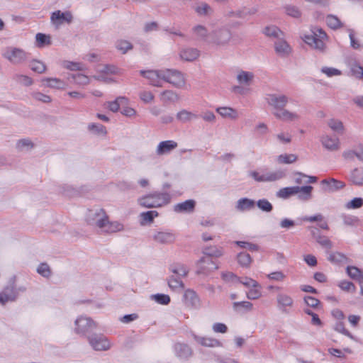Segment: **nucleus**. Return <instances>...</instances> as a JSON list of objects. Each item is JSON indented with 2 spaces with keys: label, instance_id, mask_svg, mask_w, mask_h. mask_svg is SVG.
I'll return each mask as SVG.
<instances>
[{
  "label": "nucleus",
  "instance_id": "nucleus-48",
  "mask_svg": "<svg viewBox=\"0 0 363 363\" xmlns=\"http://www.w3.org/2000/svg\"><path fill=\"white\" fill-rule=\"evenodd\" d=\"M62 67L65 69L77 71V70H84L85 69V66L84 64L80 62H74L70 61H64L62 62Z\"/></svg>",
  "mask_w": 363,
  "mask_h": 363
},
{
  "label": "nucleus",
  "instance_id": "nucleus-37",
  "mask_svg": "<svg viewBox=\"0 0 363 363\" xmlns=\"http://www.w3.org/2000/svg\"><path fill=\"white\" fill-rule=\"evenodd\" d=\"M128 99L124 96H119L116 99V100L113 101L107 102L108 108L112 112H117L121 104H127Z\"/></svg>",
  "mask_w": 363,
  "mask_h": 363
},
{
  "label": "nucleus",
  "instance_id": "nucleus-15",
  "mask_svg": "<svg viewBox=\"0 0 363 363\" xmlns=\"http://www.w3.org/2000/svg\"><path fill=\"white\" fill-rule=\"evenodd\" d=\"M322 189L325 192L333 193L345 187L343 182L334 178L323 179L320 182Z\"/></svg>",
  "mask_w": 363,
  "mask_h": 363
},
{
  "label": "nucleus",
  "instance_id": "nucleus-1",
  "mask_svg": "<svg viewBox=\"0 0 363 363\" xmlns=\"http://www.w3.org/2000/svg\"><path fill=\"white\" fill-rule=\"evenodd\" d=\"M1 57L13 66H22L28 62L30 53L21 48L9 45L1 50Z\"/></svg>",
  "mask_w": 363,
  "mask_h": 363
},
{
  "label": "nucleus",
  "instance_id": "nucleus-10",
  "mask_svg": "<svg viewBox=\"0 0 363 363\" xmlns=\"http://www.w3.org/2000/svg\"><path fill=\"white\" fill-rule=\"evenodd\" d=\"M231 37V32L228 28H215L212 30L208 42L213 43L218 45H224L229 43Z\"/></svg>",
  "mask_w": 363,
  "mask_h": 363
},
{
  "label": "nucleus",
  "instance_id": "nucleus-54",
  "mask_svg": "<svg viewBox=\"0 0 363 363\" xmlns=\"http://www.w3.org/2000/svg\"><path fill=\"white\" fill-rule=\"evenodd\" d=\"M208 29L202 25H198L194 28V32L198 37L204 38L209 41L211 34L208 35Z\"/></svg>",
  "mask_w": 363,
  "mask_h": 363
},
{
  "label": "nucleus",
  "instance_id": "nucleus-31",
  "mask_svg": "<svg viewBox=\"0 0 363 363\" xmlns=\"http://www.w3.org/2000/svg\"><path fill=\"white\" fill-rule=\"evenodd\" d=\"M347 275L352 279L360 282V280L363 279V269L355 266H348L346 268Z\"/></svg>",
  "mask_w": 363,
  "mask_h": 363
},
{
  "label": "nucleus",
  "instance_id": "nucleus-61",
  "mask_svg": "<svg viewBox=\"0 0 363 363\" xmlns=\"http://www.w3.org/2000/svg\"><path fill=\"white\" fill-rule=\"evenodd\" d=\"M74 82L79 85H86L89 83V77L82 74H72Z\"/></svg>",
  "mask_w": 363,
  "mask_h": 363
},
{
  "label": "nucleus",
  "instance_id": "nucleus-56",
  "mask_svg": "<svg viewBox=\"0 0 363 363\" xmlns=\"http://www.w3.org/2000/svg\"><path fill=\"white\" fill-rule=\"evenodd\" d=\"M316 242L320 245L323 247L330 250L333 247V243L330 240V239L325 236L322 235L320 234H318L316 237Z\"/></svg>",
  "mask_w": 363,
  "mask_h": 363
},
{
  "label": "nucleus",
  "instance_id": "nucleus-20",
  "mask_svg": "<svg viewBox=\"0 0 363 363\" xmlns=\"http://www.w3.org/2000/svg\"><path fill=\"white\" fill-rule=\"evenodd\" d=\"M123 230L124 225L123 223L118 221H110L108 218L101 230L103 233L111 234L121 232Z\"/></svg>",
  "mask_w": 363,
  "mask_h": 363
},
{
  "label": "nucleus",
  "instance_id": "nucleus-55",
  "mask_svg": "<svg viewBox=\"0 0 363 363\" xmlns=\"http://www.w3.org/2000/svg\"><path fill=\"white\" fill-rule=\"evenodd\" d=\"M328 260L330 262L338 264L345 262V260H346V257L338 252H330L328 255Z\"/></svg>",
  "mask_w": 363,
  "mask_h": 363
},
{
  "label": "nucleus",
  "instance_id": "nucleus-24",
  "mask_svg": "<svg viewBox=\"0 0 363 363\" xmlns=\"http://www.w3.org/2000/svg\"><path fill=\"white\" fill-rule=\"evenodd\" d=\"M262 33L271 38L281 39L284 36V33L275 24L267 25L263 28Z\"/></svg>",
  "mask_w": 363,
  "mask_h": 363
},
{
  "label": "nucleus",
  "instance_id": "nucleus-47",
  "mask_svg": "<svg viewBox=\"0 0 363 363\" xmlns=\"http://www.w3.org/2000/svg\"><path fill=\"white\" fill-rule=\"evenodd\" d=\"M298 159L297 155L294 154H282L277 157V161L279 164H291Z\"/></svg>",
  "mask_w": 363,
  "mask_h": 363
},
{
  "label": "nucleus",
  "instance_id": "nucleus-40",
  "mask_svg": "<svg viewBox=\"0 0 363 363\" xmlns=\"http://www.w3.org/2000/svg\"><path fill=\"white\" fill-rule=\"evenodd\" d=\"M170 271L179 277H184L189 273L188 268L182 264H175L170 267Z\"/></svg>",
  "mask_w": 363,
  "mask_h": 363
},
{
  "label": "nucleus",
  "instance_id": "nucleus-41",
  "mask_svg": "<svg viewBox=\"0 0 363 363\" xmlns=\"http://www.w3.org/2000/svg\"><path fill=\"white\" fill-rule=\"evenodd\" d=\"M168 286L172 290H182L184 289V284L179 277L172 275L168 279Z\"/></svg>",
  "mask_w": 363,
  "mask_h": 363
},
{
  "label": "nucleus",
  "instance_id": "nucleus-25",
  "mask_svg": "<svg viewBox=\"0 0 363 363\" xmlns=\"http://www.w3.org/2000/svg\"><path fill=\"white\" fill-rule=\"evenodd\" d=\"M174 350L177 357L182 359H187L192 354L191 348L187 345L183 343H177L174 345Z\"/></svg>",
  "mask_w": 363,
  "mask_h": 363
},
{
  "label": "nucleus",
  "instance_id": "nucleus-17",
  "mask_svg": "<svg viewBox=\"0 0 363 363\" xmlns=\"http://www.w3.org/2000/svg\"><path fill=\"white\" fill-rule=\"evenodd\" d=\"M18 296V293L12 284L6 286L4 290L0 292V303L5 305L9 301H14Z\"/></svg>",
  "mask_w": 363,
  "mask_h": 363
},
{
  "label": "nucleus",
  "instance_id": "nucleus-45",
  "mask_svg": "<svg viewBox=\"0 0 363 363\" xmlns=\"http://www.w3.org/2000/svg\"><path fill=\"white\" fill-rule=\"evenodd\" d=\"M343 223L347 226L357 227L361 225L360 219L355 216L343 215L342 216Z\"/></svg>",
  "mask_w": 363,
  "mask_h": 363
},
{
  "label": "nucleus",
  "instance_id": "nucleus-28",
  "mask_svg": "<svg viewBox=\"0 0 363 363\" xmlns=\"http://www.w3.org/2000/svg\"><path fill=\"white\" fill-rule=\"evenodd\" d=\"M42 82L45 86L52 89H65L67 86L65 82L58 78H44Z\"/></svg>",
  "mask_w": 363,
  "mask_h": 363
},
{
  "label": "nucleus",
  "instance_id": "nucleus-23",
  "mask_svg": "<svg viewBox=\"0 0 363 363\" xmlns=\"http://www.w3.org/2000/svg\"><path fill=\"white\" fill-rule=\"evenodd\" d=\"M255 75L253 72L244 71L242 69L238 70L236 74V79L238 82L241 85L250 86L253 79Z\"/></svg>",
  "mask_w": 363,
  "mask_h": 363
},
{
  "label": "nucleus",
  "instance_id": "nucleus-5",
  "mask_svg": "<svg viewBox=\"0 0 363 363\" xmlns=\"http://www.w3.org/2000/svg\"><path fill=\"white\" fill-rule=\"evenodd\" d=\"M250 176L258 182H272L283 179L286 176L284 170L278 169L275 171H268L262 169L260 172L252 171Z\"/></svg>",
  "mask_w": 363,
  "mask_h": 363
},
{
  "label": "nucleus",
  "instance_id": "nucleus-9",
  "mask_svg": "<svg viewBox=\"0 0 363 363\" xmlns=\"http://www.w3.org/2000/svg\"><path fill=\"white\" fill-rule=\"evenodd\" d=\"M276 303L277 309L282 314H289L294 306L293 297L283 292L277 295Z\"/></svg>",
  "mask_w": 363,
  "mask_h": 363
},
{
  "label": "nucleus",
  "instance_id": "nucleus-8",
  "mask_svg": "<svg viewBox=\"0 0 363 363\" xmlns=\"http://www.w3.org/2000/svg\"><path fill=\"white\" fill-rule=\"evenodd\" d=\"M150 238L156 243L160 245H170L176 240L175 234L168 230H155L150 235Z\"/></svg>",
  "mask_w": 363,
  "mask_h": 363
},
{
  "label": "nucleus",
  "instance_id": "nucleus-30",
  "mask_svg": "<svg viewBox=\"0 0 363 363\" xmlns=\"http://www.w3.org/2000/svg\"><path fill=\"white\" fill-rule=\"evenodd\" d=\"M181 59L186 61H193L199 56V51L196 48H184L179 52Z\"/></svg>",
  "mask_w": 363,
  "mask_h": 363
},
{
  "label": "nucleus",
  "instance_id": "nucleus-33",
  "mask_svg": "<svg viewBox=\"0 0 363 363\" xmlns=\"http://www.w3.org/2000/svg\"><path fill=\"white\" fill-rule=\"evenodd\" d=\"M233 308L236 312H250L253 309V304L250 301L234 302Z\"/></svg>",
  "mask_w": 363,
  "mask_h": 363
},
{
  "label": "nucleus",
  "instance_id": "nucleus-14",
  "mask_svg": "<svg viewBox=\"0 0 363 363\" xmlns=\"http://www.w3.org/2000/svg\"><path fill=\"white\" fill-rule=\"evenodd\" d=\"M140 74L145 78L147 79L150 81V84L152 86L161 87L162 83V76L163 74V69L158 70H141L140 72Z\"/></svg>",
  "mask_w": 363,
  "mask_h": 363
},
{
  "label": "nucleus",
  "instance_id": "nucleus-29",
  "mask_svg": "<svg viewBox=\"0 0 363 363\" xmlns=\"http://www.w3.org/2000/svg\"><path fill=\"white\" fill-rule=\"evenodd\" d=\"M274 115L277 118L284 121H293L298 118V115L297 113L290 112L284 108L274 111Z\"/></svg>",
  "mask_w": 363,
  "mask_h": 363
},
{
  "label": "nucleus",
  "instance_id": "nucleus-46",
  "mask_svg": "<svg viewBox=\"0 0 363 363\" xmlns=\"http://www.w3.org/2000/svg\"><path fill=\"white\" fill-rule=\"evenodd\" d=\"M36 45L38 48H43L51 44L50 36L41 33L35 35Z\"/></svg>",
  "mask_w": 363,
  "mask_h": 363
},
{
  "label": "nucleus",
  "instance_id": "nucleus-58",
  "mask_svg": "<svg viewBox=\"0 0 363 363\" xmlns=\"http://www.w3.org/2000/svg\"><path fill=\"white\" fill-rule=\"evenodd\" d=\"M16 147L20 151L29 150L33 147V143L29 139H22L18 141Z\"/></svg>",
  "mask_w": 363,
  "mask_h": 363
},
{
  "label": "nucleus",
  "instance_id": "nucleus-36",
  "mask_svg": "<svg viewBox=\"0 0 363 363\" xmlns=\"http://www.w3.org/2000/svg\"><path fill=\"white\" fill-rule=\"evenodd\" d=\"M216 111L224 118L236 119L238 116L236 110L230 107H220L216 109Z\"/></svg>",
  "mask_w": 363,
  "mask_h": 363
},
{
  "label": "nucleus",
  "instance_id": "nucleus-63",
  "mask_svg": "<svg viewBox=\"0 0 363 363\" xmlns=\"http://www.w3.org/2000/svg\"><path fill=\"white\" fill-rule=\"evenodd\" d=\"M37 272L43 277H49L51 275V270L47 263H41L37 268Z\"/></svg>",
  "mask_w": 363,
  "mask_h": 363
},
{
  "label": "nucleus",
  "instance_id": "nucleus-16",
  "mask_svg": "<svg viewBox=\"0 0 363 363\" xmlns=\"http://www.w3.org/2000/svg\"><path fill=\"white\" fill-rule=\"evenodd\" d=\"M267 99L269 105L277 111L283 109L289 101V98L283 94H270Z\"/></svg>",
  "mask_w": 363,
  "mask_h": 363
},
{
  "label": "nucleus",
  "instance_id": "nucleus-57",
  "mask_svg": "<svg viewBox=\"0 0 363 363\" xmlns=\"http://www.w3.org/2000/svg\"><path fill=\"white\" fill-rule=\"evenodd\" d=\"M351 74L357 78L363 79V67L357 63H352L350 65Z\"/></svg>",
  "mask_w": 363,
  "mask_h": 363
},
{
  "label": "nucleus",
  "instance_id": "nucleus-19",
  "mask_svg": "<svg viewBox=\"0 0 363 363\" xmlns=\"http://www.w3.org/2000/svg\"><path fill=\"white\" fill-rule=\"evenodd\" d=\"M320 142L323 146L330 151H336L340 148V141L337 137L323 135L320 138Z\"/></svg>",
  "mask_w": 363,
  "mask_h": 363
},
{
  "label": "nucleus",
  "instance_id": "nucleus-42",
  "mask_svg": "<svg viewBox=\"0 0 363 363\" xmlns=\"http://www.w3.org/2000/svg\"><path fill=\"white\" fill-rule=\"evenodd\" d=\"M237 260L241 267L249 268L252 263V259L248 253L240 252L237 255Z\"/></svg>",
  "mask_w": 363,
  "mask_h": 363
},
{
  "label": "nucleus",
  "instance_id": "nucleus-12",
  "mask_svg": "<svg viewBox=\"0 0 363 363\" xmlns=\"http://www.w3.org/2000/svg\"><path fill=\"white\" fill-rule=\"evenodd\" d=\"M197 267V274H208V272L216 270L219 268L218 265H217L211 259H210L207 256H204L201 257L196 262Z\"/></svg>",
  "mask_w": 363,
  "mask_h": 363
},
{
  "label": "nucleus",
  "instance_id": "nucleus-6",
  "mask_svg": "<svg viewBox=\"0 0 363 363\" xmlns=\"http://www.w3.org/2000/svg\"><path fill=\"white\" fill-rule=\"evenodd\" d=\"M108 217L103 208H96L88 211L86 219L89 225L101 230Z\"/></svg>",
  "mask_w": 363,
  "mask_h": 363
},
{
  "label": "nucleus",
  "instance_id": "nucleus-62",
  "mask_svg": "<svg viewBox=\"0 0 363 363\" xmlns=\"http://www.w3.org/2000/svg\"><path fill=\"white\" fill-rule=\"evenodd\" d=\"M363 206V198L356 197L346 204L348 209H357Z\"/></svg>",
  "mask_w": 363,
  "mask_h": 363
},
{
  "label": "nucleus",
  "instance_id": "nucleus-44",
  "mask_svg": "<svg viewBox=\"0 0 363 363\" xmlns=\"http://www.w3.org/2000/svg\"><path fill=\"white\" fill-rule=\"evenodd\" d=\"M13 79L16 82L26 86H31L33 84V80L31 77L21 74H15Z\"/></svg>",
  "mask_w": 363,
  "mask_h": 363
},
{
  "label": "nucleus",
  "instance_id": "nucleus-21",
  "mask_svg": "<svg viewBox=\"0 0 363 363\" xmlns=\"http://www.w3.org/2000/svg\"><path fill=\"white\" fill-rule=\"evenodd\" d=\"M195 206V201L189 199L174 205V211L177 213H189L194 211Z\"/></svg>",
  "mask_w": 363,
  "mask_h": 363
},
{
  "label": "nucleus",
  "instance_id": "nucleus-51",
  "mask_svg": "<svg viewBox=\"0 0 363 363\" xmlns=\"http://www.w3.org/2000/svg\"><path fill=\"white\" fill-rule=\"evenodd\" d=\"M328 125L335 132L338 133H343L344 132L343 123L339 120L330 119L328 121Z\"/></svg>",
  "mask_w": 363,
  "mask_h": 363
},
{
  "label": "nucleus",
  "instance_id": "nucleus-52",
  "mask_svg": "<svg viewBox=\"0 0 363 363\" xmlns=\"http://www.w3.org/2000/svg\"><path fill=\"white\" fill-rule=\"evenodd\" d=\"M88 130L96 135H104L106 134V128L100 123H90Z\"/></svg>",
  "mask_w": 363,
  "mask_h": 363
},
{
  "label": "nucleus",
  "instance_id": "nucleus-53",
  "mask_svg": "<svg viewBox=\"0 0 363 363\" xmlns=\"http://www.w3.org/2000/svg\"><path fill=\"white\" fill-rule=\"evenodd\" d=\"M116 48L118 50L121 52L122 54H125L128 50L133 49V45L127 40H120L117 41Z\"/></svg>",
  "mask_w": 363,
  "mask_h": 363
},
{
  "label": "nucleus",
  "instance_id": "nucleus-4",
  "mask_svg": "<svg viewBox=\"0 0 363 363\" xmlns=\"http://www.w3.org/2000/svg\"><path fill=\"white\" fill-rule=\"evenodd\" d=\"M326 37L325 33L322 29L312 30L311 34H304L301 36V39L312 49L320 52L325 50L324 40Z\"/></svg>",
  "mask_w": 363,
  "mask_h": 363
},
{
  "label": "nucleus",
  "instance_id": "nucleus-26",
  "mask_svg": "<svg viewBox=\"0 0 363 363\" xmlns=\"http://www.w3.org/2000/svg\"><path fill=\"white\" fill-rule=\"evenodd\" d=\"M72 15L69 11L62 12L58 10L53 12L50 19L52 23L60 21V23H70L72 21Z\"/></svg>",
  "mask_w": 363,
  "mask_h": 363
},
{
  "label": "nucleus",
  "instance_id": "nucleus-49",
  "mask_svg": "<svg viewBox=\"0 0 363 363\" xmlns=\"http://www.w3.org/2000/svg\"><path fill=\"white\" fill-rule=\"evenodd\" d=\"M158 216L156 211H150L142 213L140 217L142 218L141 225H145L147 223H152L155 217Z\"/></svg>",
  "mask_w": 363,
  "mask_h": 363
},
{
  "label": "nucleus",
  "instance_id": "nucleus-27",
  "mask_svg": "<svg viewBox=\"0 0 363 363\" xmlns=\"http://www.w3.org/2000/svg\"><path fill=\"white\" fill-rule=\"evenodd\" d=\"M277 40L274 45L276 52L281 56L289 55L291 52L290 45L283 40V37Z\"/></svg>",
  "mask_w": 363,
  "mask_h": 363
},
{
  "label": "nucleus",
  "instance_id": "nucleus-35",
  "mask_svg": "<svg viewBox=\"0 0 363 363\" xmlns=\"http://www.w3.org/2000/svg\"><path fill=\"white\" fill-rule=\"evenodd\" d=\"M29 67L32 71L38 74L45 73L47 70V66L45 64L36 59H33L30 62Z\"/></svg>",
  "mask_w": 363,
  "mask_h": 363
},
{
  "label": "nucleus",
  "instance_id": "nucleus-64",
  "mask_svg": "<svg viewBox=\"0 0 363 363\" xmlns=\"http://www.w3.org/2000/svg\"><path fill=\"white\" fill-rule=\"evenodd\" d=\"M285 13L290 16L294 18H299L301 16V11L299 9L295 6L291 5H288L284 7Z\"/></svg>",
  "mask_w": 363,
  "mask_h": 363
},
{
  "label": "nucleus",
  "instance_id": "nucleus-11",
  "mask_svg": "<svg viewBox=\"0 0 363 363\" xmlns=\"http://www.w3.org/2000/svg\"><path fill=\"white\" fill-rule=\"evenodd\" d=\"M75 331L78 334H85L96 328V323L90 318L80 316L75 320Z\"/></svg>",
  "mask_w": 363,
  "mask_h": 363
},
{
  "label": "nucleus",
  "instance_id": "nucleus-13",
  "mask_svg": "<svg viewBox=\"0 0 363 363\" xmlns=\"http://www.w3.org/2000/svg\"><path fill=\"white\" fill-rule=\"evenodd\" d=\"M92 348L97 351H106L111 348V343L103 335H93L88 337Z\"/></svg>",
  "mask_w": 363,
  "mask_h": 363
},
{
  "label": "nucleus",
  "instance_id": "nucleus-34",
  "mask_svg": "<svg viewBox=\"0 0 363 363\" xmlns=\"http://www.w3.org/2000/svg\"><path fill=\"white\" fill-rule=\"evenodd\" d=\"M255 201L247 198L240 199L238 201L236 208L240 211H248L254 208Z\"/></svg>",
  "mask_w": 363,
  "mask_h": 363
},
{
  "label": "nucleus",
  "instance_id": "nucleus-50",
  "mask_svg": "<svg viewBox=\"0 0 363 363\" xmlns=\"http://www.w3.org/2000/svg\"><path fill=\"white\" fill-rule=\"evenodd\" d=\"M196 12L200 16L210 15L213 10L206 3L202 2L195 8Z\"/></svg>",
  "mask_w": 363,
  "mask_h": 363
},
{
  "label": "nucleus",
  "instance_id": "nucleus-39",
  "mask_svg": "<svg viewBox=\"0 0 363 363\" xmlns=\"http://www.w3.org/2000/svg\"><path fill=\"white\" fill-rule=\"evenodd\" d=\"M197 118V115L186 110H182L177 114V119L182 123H187Z\"/></svg>",
  "mask_w": 363,
  "mask_h": 363
},
{
  "label": "nucleus",
  "instance_id": "nucleus-2",
  "mask_svg": "<svg viewBox=\"0 0 363 363\" xmlns=\"http://www.w3.org/2000/svg\"><path fill=\"white\" fill-rule=\"evenodd\" d=\"M171 199L168 193L155 192L138 200L139 205L145 208H158L169 203Z\"/></svg>",
  "mask_w": 363,
  "mask_h": 363
},
{
  "label": "nucleus",
  "instance_id": "nucleus-59",
  "mask_svg": "<svg viewBox=\"0 0 363 363\" xmlns=\"http://www.w3.org/2000/svg\"><path fill=\"white\" fill-rule=\"evenodd\" d=\"M237 281L248 288H261V286L257 281L250 277L240 278V280H237Z\"/></svg>",
  "mask_w": 363,
  "mask_h": 363
},
{
  "label": "nucleus",
  "instance_id": "nucleus-7",
  "mask_svg": "<svg viewBox=\"0 0 363 363\" xmlns=\"http://www.w3.org/2000/svg\"><path fill=\"white\" fill-rule=\"evenodd\" d=\"M162 79L171 84L176 88H182L185 84L184 74L179 70L174 69H163Z\"/></svg>",
  "mask_w": 363,
  "mask_h": 363
},
{
  "label": "nucleus",
  "instance_id": "nucleus-43",
  "mask_svg": "<svg viewBox=\"0 0 363 363\" xmlns=\"http://www.w3.org/2000/svg\"><path fill=\"white\" fill-rule=\"evenodd\" d=\"M179 96L177 94L172 90H166L162 92L160 99L164 103L175 102L178 100Z\"/></svg>",
  "mask_w": 363,
  "mask_h": 363
},
{
  "label": "nucleus",
  "instance_id": "nucleus-32",
  "mask_svg": "<svg viewBox=\"0 0 363 363\" xmlns=\"http://www.w3.org/2000/svg\"><path fill=\"white\" fill-rule=\"evenodd\" d=\"M202 253L208 257H220L223 255L222 248L216 246H207L202 249Z\"/></svg>",
  "mask_w": 363,
  "mask_h": 363
},
{
  "label": "nucleus",
  "instance_id": "nucleus-18",
  "mask_svg": "<svg viewBox=\"0 0 363 363\" xmlns=\"http://www.w3.org/2000/svg\"><path fill=\"white\" fill-rule=\"evenodd\" d=\"M177 146V143L174 140L162 141L158 144L155 152L158 156L169 155L176 149Z\"/></svg>",
  "mask_w": 363,
  "mask_h": 363
},
{
  "label": "nucleus",
  "instance_id": "nucleus-38",
  "mask_svg": "<svg viewBox=\"0 0 363 363\" xmlns=\"http://www.w3.org/2000/svg\"><path fill=\"white\" fill-rule=\"evenodd\" d=\"M351 182L357 186L363 185V169L355 168L351 172Z\"/></svg>",
  "mask_w": 363,
  "mask_h": 363
},
{
  "label": "nucleus",
  "instance_id": "nucleus-3",
  "mask_svg": "<svg viewBox=\"0 0 363 363\" xmlns=\"http://www.w3.org/2000/svg\"><path fill=\"white\" fill-rule=\"evenodd\" d=\"M312 190L311 186L285 187L279 189L276 195L278 198L286 199L291 196L298 194L299 199L308 201L311 198Z\"/></svg>",
  "mask_w": 363,
  "mask_h": 363
},
{
  "label": "nucleus",
  "instance_id": "nucleus-22",
  "mask_svg": "<svg viewBox=\"0 0 363 363\" xmlns=\"http://www.w3.org/2000/svg\"><path fill=\"white\" fill-rule=\"evenodd\" d=\"M192 336L198 344L204 347H216L222 345L219 340L212 337H201L196 334H192Z\"/></svg>",
  "mask_w": 363,
  "mask_h": 363
},
{
  "label": "nucleus",
  "instance_id": "nucleus-60",
  "mask_svg": "<svg viewBox=\"0 0 363 363\" xmlns=\"http://www.w3.org/2000/svg\"><path fill=\"white\" fill-rule=\"evenodd\" d=\"M257 207L264 212H271L273 209L272 203L267 199H259L257 202Z\"/></svg>",
  "mask_w": 363,
  "mask_h": 363
}]
</instances>
